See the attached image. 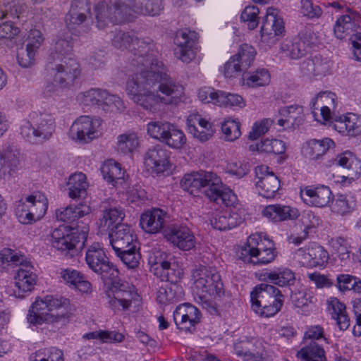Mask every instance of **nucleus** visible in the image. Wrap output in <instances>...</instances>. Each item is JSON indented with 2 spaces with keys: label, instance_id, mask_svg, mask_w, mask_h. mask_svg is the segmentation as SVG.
Masks as SVG:
<instances>
[{
  "label": "nucleus",
  "instance_id": "obj_1",
  "mask_svg": "<svg viewBox=\"0 0 361 361\" xmlns=\"http://www.w3.org/2000/svg\"><path fill=\"white\" fill-rule=\"evenodd\" d=\"M131 45L132 63L140 68L126 83L131 99L149 111L159 103L177 104L184 88L167 74L164 63L154 58L153 44L135 37Z\"/></svg>",
  "mask_w": 361,
  "mask_h": 361
},
{
  "label": "nucleus",
  "instance_id": "obj_2",
  "mask_svg": "<svg viewBox=\"0 0 361 361\" xmlns=\"http://www.w3.org/2000/svg\"><path fill=\"white\" fill-rule=\"evenodd\" d=\"M74 309L70 300L63 297L46 295L37 298L30 306L27 322L35 326L42 324L68 323L73 315Z\"/></svg>",
  "mask_w": 361,
  "mask_h": 361
},
{
  "label": "nucleus",
  "instance_id": "obj_3",
  "mask_svg": "<svg viewBox=\"0 0 361 361\" xmlns=\"http://www.w3.org/2000/svg\"><path fill=\"white\" fill-rule=\"evenodd\" d=\"M5 264L20 266L14 276L16 288L14 295L19 298H25L37 283V276L33 271V267L24 255L10 248H4L0 252V266Z\"/></svg>",
  "mask_w": 361,
  "mask_h": 361
},
{
  "label": "nucleus",
  "instance_id": "obj_4",
  "mask_svg": "<svg viewBox=\"0 0 361 361\" xmlns=\"http://www.w3.org/2000/svg\"><path fill=\"white\" fill-rule=\"evenodd\" d=\"M276 257L274 242L265 234L250 235L246 244L241 247L240 258L245 263L264 265L273 262Z\"/></svg>",
  "mask_w": 361,
  "mask_h": 361
},
{
  "label": "nucleus",
  "instance_id": "obj_5",
  "mask_svg": "<svg viewBox=\"0 0 361 361\" xmlns=\"http://www.w3.org/2000/svg\"><path fill=\"white\" fill-rule=\"evenodd\" d=\"M283 295L276 287L262 283L250 293L252 310L261 317H270L277 314L283 305Z\"/></svg>",
  "mask_w": 361,
  "mask_h": 361
},
{
  "label": "nucleus",
  "instance_id": "obj_6",
  "mask_svg": "<svg viewBox=\"0 0 361 361\" xmlns=\"http://www.w3.org/2000/svg\"><path fill=\"white\" fill-rule=\"evenodd\" d=\"M87 228L81 231L78 228L59 226L51 233L52 247L66 257L72 258L82 248L87 238Z\"/></svg>",
  "mask_w": 361,
  "mask_h": 361
},
{
  "label": "nucleus",
  "instance_id": "obj_7",
  "mask_svg": "<svg viewBox=\"0 0 361 361\" xmlns=\"http://www.w3.org/2000/svg\"><path fill=\"white\" fill-rule=\"evenodd\" d=\"M192 279L200 300L205 296L216 298L224 295L221 278L215 267L200 266L193 270Z\"/></svg>",
  "mask_w": 361,
  "mask_h": 361
},
{
  "label": "nucleus",
  "instance_id": "obj_8",
  "mask_svg": "<svg viewBox=\"0 0 361 361\" xmlns=\"http://www.w3.org/2000/svg\"><path fill=\"white\" fill-rule=\"evenodd\" d=\"M97 27L105 28L109 23L120 24L131 20L128 0L102 1L94 6Z\"/></svg>",
  "mask_w": 361,
  "mask_h": 361
},
{
  "label": "nucleus",
  "instance_id": "obj_9",
  "mask_svg": "<svg viewBox=\"0 0 361 361\" xmlns=\"http://www.w3.org/2000/svg\"><path fill=\"white\" fill-rule=\"evenodd\" d=\"M85 262L88 267L101 276L104 281L106 279H114L119 274L118 269L109 261L105 252L98 243H94L87 247Z\"/></svg>",
  "mask_w": 361,
  "mask_h": 361
},
{
  "label": "nucleus",
  "instance_id": "obj_10",
  "mask_svg": "<svg viewBox=\"0 0 361 361\" xmlns=\"http://www.w3.org/2000/svg\"><path fill=\"white\" fill-rule=\"evenodd\" d=\"M314 32L310 28L300 31L293 38H286L280 44V51L285 56L298 60L305 56L313 44Z\"/></svg>",
  "mask_w": 361,
  "mask_h": 361
},
{
  "label": "nucleus",
  "instance_id": "obj_11",
  "mask_svg": "<svg viewBox=\"0 0 361 361\" xmlns=\"http://www.w3.org/2000/svg\"><path fill=\"white\" fill-rule=\"evenodd\" d=\"M47 68L54 71L53 80L61 89L73 87L81 74L80 64L75 59L58 62L50 61H48Z\"/></svg>",
  "mask_w": 361,
  "mask_h": 361
},
{
  "label": "nucleus",
  "instance_id": "obj_12",
  "mask_svg": "<svg viewBox=\"0 0 361 361\" xmlns=\"http://www.w3.org/2000/svg\"><path fill=\"white\" fill-rule=\"evenodd\" d=\"M20 210H18L20 222L24 224H30L42 217L47 209V200L39 192H35L26 197Z\"/></svg>",
  "mask_w": 361,
  "mask_h": 361
},
{
  "label": "nucleus",
  "instance_id": "obj_13",
  "mask_svg": "<svg viewBox=\"0 0 361 361\" xmlns=\"http://www.w3.org/2000/svg\"><path fill=\"white\" fill-rule=\"evenodd\" d=\"M102 121L89 116L79 117L71 126L70 136L73 140L87 142L99 136Z\"/></svg>",
  "mask_w": 361,
  "mask_h": 361
},
{
  "label": "nucleus",
  "instance_id": "obj_14",
  "mask_svg": "<svg viewBox=\"0 0 361 361\" xmlns=\"http://www.w3.org/2000/svg\"><path fill=\"white\" fill-rule=\"evenodd\" d=\"M215 181H219V177L212 172L200 171L185 174L180 181L181 188L194 196L198 195V192L207 188H211L216 185Z\"/></svg>",
  "mask_w": 361,
  "mask_h": 361
},
{
  "label": "nucleus",
  "instance_id": "obj_15",
  "mask_svg": "<svg viewBox=\"0 0 361 361\" xmlns=\"http://www.w3.org/2000/svg\"><path fill=\"white\" fill-rule=\"evenodd\" d=\"M166 240L183 251L195 247V238L192 231L185 224H172L164 231Z\"/></svg>",
  "mask_w": 361,
  "mask_h": 361
},
{
  "label": "nucleus",
  "instance_id": "obj_16",
  "mask_svg": "<svg viewBox=\"0 0 361 361\" xmlns=\"http://www.w3.org/2000/svg\"><path fill=\"white\" fill-rule=\"evenodd\" d=\"M234 350L246 361H261L266 355L264 341L255 337L240 338L234 343Z\"/></svg>",
  "mask_w": 361,
  "mask_h": 361
},
{
  "label": "nucleus",
  "instance_id": "obj_17",
  "mask_svg": "<svg viewBox=\"0 0 361 361\" xmlns=\"http://www.w3.org/2000/svg\"><path fill=\"white\" fill-rule=\"evenodd\" d=\"M294 257L304 267H322L328 262L329 254L323 247L312 243L308 247L298 249Z\"/></svg>",
  "mask_w": 361,
  "mask_h": 361
},
{
  "label": "nucleus",
  "instance_id": "obj_18",
  "mask_svg": "<svg viewBox=\"0 0 361 361\" xmlns=\"http://www.w3.org/2000/svg\"><path fill=\"white\" fill-rule=\"evenodd\" d=\"M255 176L257 179L255 186L259 194L267 199L274 198L280 188L278 177L266 165L257 166Z\"/></svg>",
  "mask_w": 361,
  "mask_h": 361
},
{
  "label": "nucleus",
  "instance_id": "obj_19",
  "mask_svg": "<svg viewBox=\"0 0 361 361\" xmlns=\"http://www.w3.org/2000/svg\"><path fill=\"white\" fill-rule=\"evenodd\" d=\"M195 33L188 30H179L176 32L174 43L177 45L175 49V54L184 63H190L196 55L194 49Z\"/></svg>",
  "mask_w": 361,
  "mask_h": 361
},
{
  "label": "nucleus",
  "instance_id": "obj_20",
  "mask_svg": "<svg viewBox=\"0 0 361 361\" xmlns=\"http://www.w3.org/2000/svg\"><path fill=\"white\" fill-rule=\"evenodd\" d=\"M170 152L161 145L149 148L145 155V164L153 173H162L170 169Z\"/></svg>",
  "mask_w": 361,
  "mask_h": 361
},
{
  "label": "nucleus",
  "instance_id": "obj_21",
  "mask_svg": "<svg viewBox=\"0 0 361 361\" xmlns=\"http://www.w3.org/2000/svg\"><path fill=\"white\" fill-rule=\"evenodd\" d=\"M200 311L195 306L185 303L176 307L173 319L178 328L185 331H192L200 322Z\"/></svg>",
  "mask_w": 361,
  "mask_h": 361
},
{
  "label": "nucleus",
  "instance_id": "obj_22",
  "mask_svg": "<svg viewBox=\"0 0 361 361\" xmlns=\"http://www.w3.org/2000/svg\"><path fill=\"white\" fill-rule=\"evenodd\" d=\"M303 202L310 206L324 207L332 202L333 194L327 186H307L300 191Z\"/></svg>",
  "mask_w": 361,
  "mask_h": 361
},
{
  "label": "nucleus",
  "instance_id": "obj_23",
  "mask_svg": "<svg viewBox=\"0 0 361 361\" xmlns=\"http://www.w3.org/2000/svg\"><path fill=\"white\" fill-rule=\"evenodd\" d=\"M347 14L340 16L335 23L334 32L338 39H344L356 30L361 21L360 15L346 8Z\"/></svg>",
  "mask_w": 361,
  "mask_h": 361
},
{
  "label": "nucleus",
  "instance_id": "obj_24",
  "mask_svg": "<svg viewBox=\"0 0 361 361\" xmlns=\"http://www.w3.org/2000/svg\"><path fill=\"white\" fill-rule=\"evenodd\" d=\"M262 37L266 39L281 36L285 32L283 19L278 16L276 10L272 7L267 9V15L261 27Z\"/></svg>",
  "mask_w": 361,
  "mask_h": 361
},
{
  "label": "nucleus",
  "instance_id": "obj_25",
  "mask_svg": "<svg viewBox=\"0 0 361 361\" xmlns=\"http://www.w3.org/2000/svg\"><path fill=\"white\" fill-rule=\"evenodd\" d=\"M166 216L161 209H148L140 216V226L147 233H157L163 229Z\"/></svg>",
  "mask_w": 361,
  "mask_h": 361
},
{
  "label": "nucleus",
  "instance_id": "obj_26",
  "mask_svg": "<svg viewBox=\"0 0 361 361\" xmlns=\"http://www.w3.org/2000/svg\"><path fill=\"white\" fill-rule=\"evenodd\" d=\"M31 120L35 125L37 139L41 142L49 140L55 131V118L47 113H33Z\"/></svg>",
  "mask_w": 361,
  "mask_h": 361
},
{
  "label": "nucleus",
  "instance_id": "obj_27",
  "mask_svg": "<svg viewBox=\"0 0 361 361\" xmlns=\"http://www.w3.org/2000/svg\"><path fill=\"white\" fill-rule=\"evenodd\" d=\"M69 59H75V57L73 38L67 32L57 37L48 61L58 62L59 61L69 60Z\"/></svg>",
  "mask_w": 361,
  "mask_h": 361
},
{
  "label": "nucleus",
  "instance_id": "obj_28",
  "mask_svg": "<svg viewBox=\"0 0 361 361\" xmlns=\"http://www.w3.org/2000/svg\"><path fill=\"white\" fill-rule=\"evenodd\" d=\"M334 128L342 134L355 137L361 134V117L355 114L336 116Z\"/></svg>",
  "mask_w": 361,
  "mask_h": 361
},
{
  "label": "nucleus",
  "instance_id": "obj_29",
  "mask_svg": "<svg viewBox=\"0 0 361 361\" xmlns=\"http://www.w3.org/2000/svg\"><path fill=\"white\" fill-rule=\"evenodd\" d=\"M109 243L113 249L125 247L126 245L137 241L133 231L127 224H118L108 233Z\"/></svg>",
  "mask_w": 361,
  "mask_h": 361
},
{
  "label": "nucleus",
  "instance_id": "obj_30",
  "mask_svg": "<svg viewBox=\"0 0 361 361\" xmlns=\"http://www.w3.org/2000/svg\"><path fill=\"white\" fill-rule=\"evenodd\" d=\"M190 133L201 142L208 140L213 135L212 125L199 114L190 115L187 120Z\"/></svg>",
  "mask_w": 361,
  "mask_h": 361
},
{
  "label": "nucleus",
  "instance_id": "obj_31",
  "mask_svg": "<svg viewBox=\"0 0 361 361\" xmlns=\"http://www.w3.org/2000/svg\"><path fill=\"white\" fill-rule=\"evenodd\" d=\"M211 188L204 190V195L210 200L218 204H224L226 207H234L237 202V196L228 189H224L223 184L219 177V181H215Z\"/></svg>",
  "mask_w": 361,
  "mask_h": 361
},
{
  "label": "nucleus",
  "instance_id": "obj_32",
  "mask_svg": "<svg viewBox=\"0 0 361 361\" xmlns=\"http://www.w3.org/2000/svg\"><path fill=\"white\" fill-rule=\"evenodd\" d=\"M262 214L274 222L293 220L299 216L297 209L282 204L268 205L262 210Z\"/></svg>",
  "mask_w": 361,
  "mask_h": 361
},
{
  "label": "nucleus",
  "instance_id": "obj_33",
  "mask_svg": "<svg viewBox=\"0 0 361 361\" xmlns=\"http://www.w3.org/2000/svg\"><path fill=\"white\" fill-rule=\"evenodd\" d=\"M279 113L281 118L277 123L284 128L299 126L304 121L303 107L298 104L282 107Z\"/></svg>",
  "mask_w": 361,
  "mask_h": 361
},
{
  "label": "nucleus",
  "instance_id": "obj_34",
  "mask_svg": "<svg viewBox=\"0 0 361 361\" xmlns=\"http://www.w3.org/2000/svg\"><path fill=\"white\" fill-rule=\"evenodd\" d=\"M90 212V205L85 202H80L77 204H70L63 209H57L56 216L59 221L71 224Z\"/></svg>",
  "mask_w": 361,
  "mask_h": 361
},
{
  "label": "nucleus",
  "instance_id": "obj_35",
  "mask_svg": "<svg viewBox=\"0 0 361 361\" xmlns=\"http://www.w3.org/2000/svg\"><path fill=\"white\" fill-rule=\"evenodd\" d=\"M125 217V213L121 207H103L102 217L99 219L98 225L101 231H111L115 226L122 224L121 221Z\"/></svg>",
  "mask_w": 361,
  "mask_h": 361
},
{
  "label": "nucleus",
  "instance_id": "obj_36",
  "mask_svg": "<svg viewBox=\"0 0 361 361\" xmlns=\"http://www.w3.org/2000/svg\"><path fill=\"white\" fill-rule=\"evenodd\" d=\"M128 4L131 20L133 13L156 16L162 9L161 0H128Z\"/></svg>",
  "mask_w": 361,
  "mask_h": 361
},
{
  "label": "nucleus",
  "instance_id": "obj_37",
  "mask_svg": "<svg viewBox=\"0 0 361 361\" xmlns=\"http://www.w3.org/2000/svg\"><path fill=\"white\" fill-rule=\"evenodd\" d=\"M336 164L349 171V176H357L361 174V160L350 152H345L329 161L327 166Z\"/></svg>",
  "mask_w": 361,
  "mask_h": 361
},
{
  "label": "nucleus",
  "instance_id": "obj_38",
  "mask_svg": "<svg viewBox=\"0 0 361 361\" xmlns=\"http://www.w3.org/2000/svg\"><path fill=\"white\" fill-rule=\"evenodd\" d=\"M214 228L219 231L229 230L240 225L242 219L237 213L221 211L216 213L210 220Z\"/></svg>",
  "mask_w": 361,
  "mask_h": 361
},
{
  "label": "nucleus",
  "instance_id": "obj_39",
  "mask_svg": "<svg viewBox=\"0 0 361 361\" xmlns=\"http://www.w3.org/2000/svg\"><path fill=\"white\" fill-rule=\"evenodd\" d=\"M90 15L68 11L65 16V23L68 30L75 35L87 33L90 30L87 17Z\"/></svg>",
  "mask_w": 361,
  "mask_h": 361
},
{
  "label": "nucleus",
  "instance_id": "obj_40",
  "mask_svg": "<svg viewBox=\"0 0 361 361\" xmlns=\"http://www.w3.org/2000/svg\"><path fill=\"white\" fill-rule=\"evenodd\" d=\"M101 173L103 178L114 186L125 183V171L121 169L120 164L114 160L105 161L101 167Z\"/></svg>",
  "mask_w": 361,
  "mask_h": 361
},
{
  "label": "nucleus",
  "instance_id": "obj_41",
  "mask_svg": "<svg viewBox=\"0 0 361 361\" xmlns=\"http://www.w3.org/2000/svg\"><path fill=\"white\" fill-rule=\"evenodd\" d=\"M68 196L72 199L85 197L89 186L86 176L82 173H75L70 176L67 183Z\"/></svg>",
  "mask_w": 361,
  "mask_h": 361
},
{
  "label": "nucleus",
  "instance_id": "obj_42",
  "mask_svg": "<svg viewBox=\"0 0 361 361\" xmlns=\"http://www.w3.org/2000/svg\"><path fill=\"white\" fill-rule=\"evenodd\" d=\"M61 278L82 293H88L92 290L91 283L86 280L83 274L77 270L65 269L61 273Z\"/></svg>",
  "mask_w": 361,
  "mask_h": 361
},
{
  "label": "nucleus",
  "instance_id": "obj_43",
  "mask_svg": "<svg viewBox=\"0 0 361 361\" xmlns=\"http://www.w3.org/2000/svg\"><path fill=\"white\" fill-rule=\"evenodd\" d=\"M333 146H334V141L328 137L322 140H310L307 142L306 155L311 159L318 160Z\"/></svg>",
  "mask_w": 361,
  "mask_h": 361
},
{
  "label": "nucleus",
  "instance_id": "obj_44",
  "mask_svg": "<svg viewBox=\"0 0 361 361\" xmlns=\"http://www.w3.org/2000/svg\"><path fill=\"white\" fill-rule=\"evenodd\" d=\"M262 276L264 281L279 286H290L295 279L294 272L287 268H278L272 271L265 272Z\"/></svg>",
  "mask_w": 361,
  "mask_h": 361
},
{
  "label": "nucleus",
  "instance_id": "obj_45",
  "mask_svg": "<svg viewBox=\"0 0 361 361\" xmlns=\"http://www.w3.org/2000/svg\"><path fill=\"white\" fill-rule=\"evenodd\" d=\"M297 357L302 361H327L324 348L313 341L298 351Z\"/></svg>",
  "mask_w": 361,
  "mask_h": 361
},
{
  "label": "nucleus",
  "instance_id": "obj_46",
  "mask_svg": "<svg viewBox=\"0 0 361 361\" xmlns=\"http://www.w3.org/2000/svg\"><path fill=\"white\" fill-rule=\"evenodd\" d=\"M181 295V288L177 284H166L157 293V301L162 305L175 302Z\"/></svg>",
  "mask_w": 361,
  "mask_h": 361
},
{
  "label": "nucleus",
  "instance_id": "obj_47",
  "mask_svg": "<svg viewBox=\"0 0 361 361\" xmlns=\"http://www.w3.org/2000/svg\"><path fill=\"white\" fill-rule=\"evenodd\" d=\"M106 96V90L100 88H91L78 95L79 100L85 106L101 107L103 99Z\"/></svg>",
  "mask_w": 361,
  "mask_h": 361
},
{
  "label": "nucleus",
  "instance_id": "obj_48",
  "mask_svg": "<svg viewBox=\"0 0 361 361\" xmlns=\"http://www.w3.org/2000/svg\"><path fill=\"white\" fill-rule=\"evenodd\" d=\"M123 291V293L117 292L116 300H109V304L111 309H119L121 306L123 310H127L130 306L132 301L139 298L133 286Z\"/></svg>",
  "mask_w": 361,
  "mask_h": 361
},
{
  "label": "nucleus",
  "instance_id": "obj_49",
  "mask_svg": "<svg viewBox=\"0 0 361 361\" xmlns=\"http://www.w3.org/2000/svg\"><path fill=\"white\" fill-rule=\"evenodd\" d=\"M243 84L251 87H257L268 85L270 81V75L264 68L257 70L255 72L243 74Z\"/></svg>",
  "mask_w": 361,
  "mask_h": 361
},
{
  "label": "nucleus",
  "instance_id": "obj_50",
  "mask_svg": "<svg viewBox=\"0 0 361 361\" xmlns=\"http://www.w3.org/2000/svg\"><path fill=\"white\" fill-rule=\"evenodd\" d=\"M169 128L161 142L166 144L171 148L180 149L186 142L185 134L171 123Z\"/></svg>",
  "mask_w": 361,
  "mask_h": 361
},
{
  "label": "nucleus",
  "instance_id": "obj_51",
  "mask_svg": "<svg viewBox=\"0 0 361 361\" xmlns=\"http://www.w3.org/2000/svg\"><path fill=\"white\" fill-rule=\"evenodd\" d=\"M356 207V200L353 196L338 195L332 204V211L341 215L350 213Z\"/></svg>",
  "mask_w": 361,
  "mask_h": 361
},
{
  "label": "nucleus",
  "instance_id": "obj_52",
  "mask_svg": "<svg viewBox=\"0 0 361 361\" xmlns=\"http://www.w3.org/2000/svg\"><path fill=\"white\" fill-rule=\"evenodd\" d=\"M337 287L341 291L353 290L361 293V280L350 274H338L336 276Z\"/></svg>",
  "mask_w": 361,
  "mask_h": 361
},
{
  "label": "nucleus",
  "instance_id": "obj_53",
  "mask_svg": "<svg viewBox=\"0 0 361 361\" xmlns=\"http://www.w3.org/2000/svg\"><path fill=\"white\" fill-rule=\"evenodd\" d=\"M30 361H64L63 352L56 348L36 351L30 357Z\"/></svg>",
  "mask_w": 361,
  "mask_h": 361
},
{
  "label": "nucleus",
  "instance_id": "obj_54",
  "mask_svg": "<svg viewBox=\"0 0 361 361\" xmlns=\"http://www.w3.org/2000/svg\"><path fill=\"white\" fill-rule=\"evenodd\" d=\"M135 38V36L129 32L116 29L111 39V44L116 49L121 50L129 49L131 51V44H133Z\"/></svg>",
  "mask_w": 361,
  "mask_h": 361
},
{
  "label": "nucleus",
  "instance_id": "obj_55",
  "mask_svg": "<svg viewBox=\"0 0 361 361\" xmlns=\"http://www.w3.org/2000/svg\"><path fill=\"white\" fill-rule=\"evenodd\" d=\"M18 163V160L11 150H4L3 152H0V174L11 175V171H14Z\"/></svg>",
  "mask_w": 361,
  "mask_h": 361
},
{
  "label": "nucleus",
  "instance_id": "obj_56",
  "mask_svg": "<svg viewBox=\"0 0 361 361\" xmlns=\"http://www.w3.org/2000/svg\"><path fill=\"white\" fill-rule=\"evenodd\" d=\"M221 130L227 141H234L241 135L240 122L230 118L222 123Z\"/></svg>",
  "mask_w": 361,
  "mask_h": 361
},
{
  "label": "nucleus",
  "instance_id": "obj_57",
  "mask_svg": "<svg viewBox=\"0 0 361 361\" xmlns=\"http://www.w3.org/2000/svg\"><path fill=\"white\" fill-rule=\"evenodd\" d=\"M255 55L256 51L255 48L247 44H244L240 47L238 53L234 56L236 57L241 66L246 71L252 63Z\"/></svg>",
  "mask_w": 361,
  "mask_h": 361
},
{
  "label": "nucleus",
  "instance_id": "obj_58",
  "mask_svg": "<svg viewBox=\"0 0 361 361\" xmlns=\"http://www.w3.org/2000/svg\"><path fill=\"white\" fill-rule=\"evenodd\" d=\"M171 123L166 121H154L147 125V134L152 138L162 141L169 129Z\"/></svg>",
  "mask_w": 361,
  "mask_h": 361
},
{
  "label": "nucleus",
  "instance_id": "obj_59",
  "mask_svg": "<svg viewBox=\"0 0 361 361\" xmlns=\"http://www.w3.org/2000/svg\"><path fill=\"white\" fill-rule=\"evenodd\" d=\"M118 150L126 154L132 152L138 147V139L135 134H123L118 137Z\"/></svg>",
  "mask_w": 361,
  "mask_h": 361
},
{
  "label": "nucleus",
  "instance_id": "obj_60",
  "mask_svg": "<svg viewBox=\"0 0 361 361\" xmlns=\"http://www.w3.org/2000/svg\"><path fill=\"white\" fill-rule=\"evenodd\" d=\"M217 104L231 108H243L245 106V102L239 94L220 91Z\"/></svg>",
  "mask_w": 361,
  "mask_h": 361
},
{
  "label": "nucleus",
  "instance_id": "obj_61",
  "mask_svg": "<svg viewBox=\"0 0 361 361\" xmlns=\"http://www.w3.org/2000/svg\"><path fill=\"white\" fill-rule=\"evenodd\" d=\"M104 111L117 112L124 109L125 106L122 99L106 91V96L104 97L100 107Z\"/></svg>",
  "mask_w": 361,
  "mask_h": 361
},
{
  "label": "nucleus",
  "instance_id": "obj_62",
  "mask_svg": "<svg viewBox=\"0 0 361 361\" xmlns=\"http://www.w3.org/2000/svg\"><path fill=\"white\" fill-rule=\"evenodd\" d=\"M259 8L257 6H247L241 13L240 19L242 21L247 23V27L250 30H254L259 24Z\"/></svg>",
  "mask_w": 361,
  "mask_h": 361
},
{
  "label": "nucleus",
  "instance_id": "obj_63",
  "mask_svg": "<svg viewBox=\"0 0 361 361\" xmlns=\"http://www.w3.org/2000/svg\"><path fill=\"white\" fill-rule=\"evenodd\" d=\"M110 281L108 290H106V295L110 300H116L117 292L123 293V290H126L131 286L126 281H122L118 279V275L114 279H106V282Z\"/></svg>",
  "mask_w": 361,
  "mask_h": 361
},
{
  "label": "nucleus",
  "instance_id": "obj_64",
  "mask_svg": "<svg viewBox=\"0 0 361 361\" xmlns=\"http://www.w3.org/2000/svg\"><path fill=\"white\" fill-rule=\"evenodd\" d=\"M300 13L305 17L313 19L318 18L322 14V11L318 5H314L310 0H301Z\"/></svg>",
  "mask_w": 361,
  "mask_h": 361
}]
</instances>
